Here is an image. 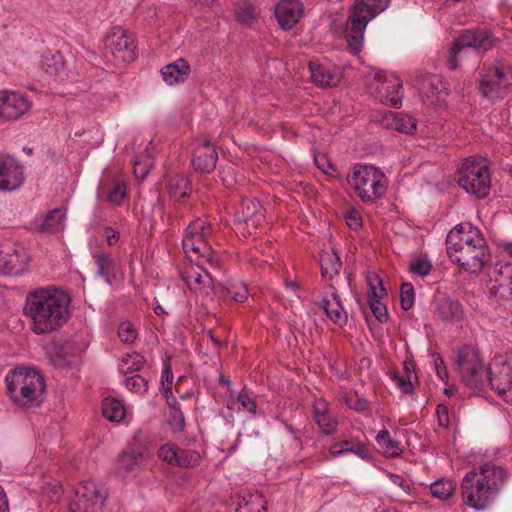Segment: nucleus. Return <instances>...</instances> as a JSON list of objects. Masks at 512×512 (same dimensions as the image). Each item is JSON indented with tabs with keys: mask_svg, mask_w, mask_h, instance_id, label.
Wrapping results in <instances>:
<instances>
[{
	"mask_svg": "<svg viewBox=\"0 0 512 512\" xmlns=\"http://www.w3.org/2000/svg\"><path fill=\"white\" fill-rule=\"evenodd\" d=\"M70 297L62 290L38 288L26 295L24 316L36 335L49 334L69 319Z\"/></svg>",
	"mask_w": 512,
	"mask_h": 512,
	"instance_id": "1",
	"label": "nucleus"
},
{
	"mask_svg": "<svg viewBox=\"0 0 512 512\" xmlns=\"http://www.w3.org/2000/svg\"><path fill=\"white\" fill-rule=\"evenodd\" d=\"M506 479L503 467L486 463L467 472L461 483L463 502L474 510H485L496 500Z\"/></svg>",
	"mask_w": 512,
	"mask_h": 512,
	"instance_id": "2",
	"label": "nucleus"
},
{
	"mask_svg": "<svg viewBox=\"0 0 512 512\" xmlns=\"http://www.w3.org/2000/svg\"><path fill=\"white\" fill-rule=\"evenodd\" d=\"M12 402L22 407H37L44 400L46 389L43 376L35 369L18 367L5 376Z\"/></svg>",
	"mask_w": 512,
	"mask_h": 512,
	"instance_id": "3",
	"label": "nucleus"
},
{
	"mask_svg": "<svg viewBox=\"0 0 512 512\" xmlns=\"http://www.w3.org/2000/svg\"><path fill=\"white\" fill-rule=\"evenodd\" d=\"M390 0H355L340 35L343 36L353 54L362 50L367 24L386 10Z\"/></svg>",
	"mask_w": 512,
	"mask_h": 512,
	"instance_id": "4",
	"label": "nucleus"
},
{
	"mask_svg": "<svg viewBox=\"0 0 512 512\" xmlns=\"http://www.w3.org/2000/svg\"><path fill=\"white\" fill-rule=\"evenodd\" d=\"M347 181L363 202H374L383 198L388 185L383 171L370 164H355L347 176Z\"/></svg>",
	"mask_w": 512,
	"mask_h": 512,
	"instance_id": "5",
	"label": "nucleus"
},
{
	"mask_svg": "<svg viewBox=\"0 0 512 512\" xmlns=\"http://www.w3.org/2000/svg\"><path fill=\"white\" fill-rule=\"evenodd\" d=\"M494 43L495 38L486 30L465 31L455 39L449 49L448 68L455 70L468 59L477 63L480 54L491 49Z\"/></svg>",
	"mask_w": 512,
	"mask_h": 512,
	"instance_id": "6",
	"label": "nucleus"
},
{
	"mask_svg": "<svg viewBox=\"0 0 512 512\" xmlns=\"http://www.w3.org/2000/svg\"><path fill=\"white\" fill-rule=\"evenodd\" d=\"M211 234L212 226L206 219L197 218L189 223L184 231L182 247L190 261L203 259L212 266H217L218 259L208 243Z\"/></svg>",
	"mask_w": 512,
	"mask_h": 512,
	"instance_id": "7",
	"label": "nucleus"
},
{
	"mask_svg": "<svg viewBox=\"0 0 512 512\" xmlns=\"http://www.w3.org/2000/svg\"><path fill=\"white\" fill-rule=\"evenodd\" d=\"M457 183L466 193L486 197L491 184L487 160L481 156L466 158L458 170Z\"/></svg>",
	"mask_w": 512,
	"mask_h": 512,
	"instance_id": "8",
	"label": "nucleus"
},
{
	"mask_svg": "<svg viewBox=\"0 0 512 512\" xmlns=\"http://www.w3.org/2000/svg\"><path fill=\"white\" fill-rule=\"evenodd\" d=\"M455 362L465 386L477 392L487 388L488 368H485L477 349L471 346L461 347L456 354Z\"/></svg>",
	"mask_w": 512,
	"mask_h": 512,
	"instance_id": "9",
	"label": "nucleus"
},
{
	"mask_svg": "<svg viewBox=\"0 0 512 512\" xmlns=\"http://www.w3.org/2000/svg\"><path fill=\"white\" fill-rule=\"evenodd\" d=\"M479 89L492 101L504 98L512 92V66L499 61L489 67L481 76Z\"/></svg>",
	"mask_w": 512,
	"mask_h": 512,
	"instance_id": "10",
	"label": "nucleus"
},
{
	"mask_svg": "<svg viewBox=\"0 0 512 512\" xmlns=\"http://www.w3.org/2000/svg\"><path fill=\"white\" fill-rule=\"evenodd\" d=\"M32 257L28 248L19 241L0 243V274L22 276L28 271Z\"/></svg>",
	"mask_w": 512,
	"mask_h": 512,
	"instance_id": "11",
	"label": "nucleus"
},
{
	"mask_svg": "<svg viewBox=\"0 0 512 512\" xmlns=\"http://www.w3.org/2000/svg\"><path fill=\"white\" fill-rule=\"evenodd\" d=\"M487 387L512 402V352L495 355L488 367Z\"/></svg>",
	"mask_w": 512,
	"mask_h": 512,
	"instance_id": "12",
	"label": "nucleus"
},
{
	"mask_svg": "<svg viewBox=\"0 0 512 512\" xmlns=\"http://www.w3.org/2000/svg\"><path fill=\"white\" fill-rule=\"evenodd\" d=\"M106 488L91 480L82 481L75 487V497L69 508L71 512H101L106 502Z\"/></svg>",
	"mask_w": 512,
	"mask_h": 512,
	"instance_id": "13",
	"label": "nucleus"
},
{
	"mask_svg": "<svg viewBox=\"0 0 512 512\" xmlns=\"http://www.w3.org/2000/svg\"><path fill=\"white\" fill-rule=\"evenodd\" d=\"M264 213L257 199L245 198L234 215V229L238 235L247 237L255 234L263 223Z\"/></svg>",
	"mask_w": 512,
	"mask_h": 512,
	"instance_id": "14",
	"label": "nucleus"
},
{
	"mask_svg": "<svg viewBox=\"0 0 512 512\" xmlns=\"http://www.w3.org/2000/svg\"><path fill=\"white\" fill-rule=\"evenodd\" d=\"M371 89L376 93L380 102L385 105L399 107L402 103V81L395 73H376Z\"/></svg>",
	"mask_w": 512,
	"mask_h": 512,
	"instance_id": "15",
	"label": "nucleus"
},
{
	"mask_svg": "<svg viewBox=\"0 0 512 512\" xmlns=\"http://www.w3.org/2000/svg\"><path fill=\"white\" fill-rule=\"evenodd\" d=\"M489 248L485 240L468 245L461 251L449 256V259L470 273L480 272L489 260Z\"/></svg>",
	"mask_w": 512,
	"mask_h": 512,
	"instance_id": "16",
	"label": "nucleus"
},
{
	"mask_svg": "<svg viewBox=\"0 0 512 512\" xmlns=\"http://www.w3.org/2000/svg\"><path fill=\"white\" fill-rule=\"evenodd\" d=\"M485 240L480 230L471 223L464 222L451 229L446 237L448 257L461 251L468 245Z\"/></svg>",
	"mask_w": 512,
	"mask_h": 512,
	"instance_id": "17",
	"label": "nucleus"
},
{
	"mask_svg": "<svg viewBox=\"0 0 512 512\" xmlns=\"http://www.w3.org/2000/svg\"><path fill=\"white\" fill-rule=\"evenodd\" d=\"M24 180L23 167L13 156L0 154V191H13Z\"/></svg>",
	"mask_w": 512,
	"mask_h": 512,
	"instance_id": "18",
	"label": "nucleus"
},
{
	"mask_svg": "<svg viewBox=\"0 0 512 512\" xmlns=\"http://www.w3.org/2000/svg\"><path fill=\"white\" fill-rule=\"evenodd\" d=\"M31 108L28 98L16 91L0 90V118L12 120L21 117Z\"/></svg>",
	"mask_w": 512,
	"mask_h": 512,
	"instance_id": "19",
	"label": "nucleus"
},
{
	"mask_svg": "<svg viewBox=\"0 0 512 512\" xmlns=\"http://www.w3.org/2000/svg\"><path fill=\"white\" fill-rule=\"evenodd\" d=\"M303 14L300 0H281L275 7V15L279 25L284 29L292 28Z\"/></svg>",
	"mask_w": 512,
	"mask_h": 512,
	"instance_id": "20",
	"label": "nucleus"
},
{
	"mask_svg": "<svg viewBox=\"0 0 512 512\" xmlns=\"http://www.w3.org/2000/svg\"><path fill=\"white\" fill-rule=\"evenodd\" d=\"M204 261L203 259L196 261V263L191 261V264L181 273L183 281L191 290H201L212 285V277L203 267Z\"/></svg>",
	"mask_w": 512,
	"mask_h": 512,
	"instance_id": "21",
	"label": "nucleus"
},
{
	"mask_svg": "<svg viewBox=\"0 0 512 512\" xmlns=\"http://www.w3.org/2000/svg\"><path fill=\"white\" fill-rule=\"evenodd\" d=\"M218 154L208 140H203L195 148L192 163L200 173H210L216 167Z\"/></svg>",
	"mask_w": 512,
	"mask_h": 512,
	"instance_id": "22",
	"label": "nucleus"
},
{
	"mask_svg": "<svg viewBox=\"0 0 512 512\" xmlns=\"http://www.w3.org/2000/svg\"><path fill=\"white\" fill-rule=\"evenodd\" d=\"M105 46L109 49L123 53V59L130 61L134 55V43L126 31L121 27H114L105 38Z\"/></svg>",
	"mask_w": 512,
	"mask_h": 512,
	"instance_id": "23",
	"label": "nucleus"
},
{
	"mask_svg": "<svg viewBox=\"0 0 512 512\" xmlns=\"http://www.w3.org/2000/svg\"><path fill=\"white\" fill-rule=\"evenodd\" d=\"M420 89L423 95L432 103L440 104L449 94L447 83L440 75H425L420 82Z\"/></svg>",
	"mask_w": 512,
	"mask_h": 512,
	"instance_id": "24",
	"label": "nucleus"
},
{
	"mask_svg": "<svg viewBox=\"0 0 512 512\" xmlns=\"http://www.w3.org/2000/svg\"><path fill=\"white\" fill-rule=\"evenodd\" d=\"M313 417L324 434L329 435L336 430L338 421L331 413L329 404L325 399H315L313 403Z\"/></svg>",
	"mask_w": 512,
	"mask_h": 512,
	"instance_id": "25",
	"label": "nucleus"
},
{
	"mask_svg": "<svg viewBox=\"0 0 512 512\" xmlns=\"http://www.w3.org/2000/svg\"><path fill=\"white\" fill-rule=\"evenodd\" d=\"M309 70L312 82L319 87H334L341 81L340 71L336 69H330L324 64L318 62H310Z\"/></svg>",
	"mask_w": 512,
	"mask_h": 512,
	"instance_id": "26",
	"label": "nucleus"
},
{
	"mask_svg": "<svg viewBox=\"0 0 512 512\" xmlns=\"http://www.w3.org/2000/svg\"><path fill=\"white\" fill-rule=\"evenodd\" d=\"M381 125L386 129L396 130L403 134H413L416 131V120L407 114L385 112L380 119Z\"/></svg>",
	"mask_w": 512,
	"mask_h": 512,
	"instance_id": "27",
	"label": "nucleus"
},
{
	"mask_svg": "<svg viewBox=\"0 0 512 512\" xmlns=\"http://www.w3.org/2000/svg\"><path fill=\"white\" fill-rule=\"evenodd\" d=\"M318 305L335 324L343 326L347 323V313L344 310L340 297L336 293L326 294L319 301Z\"/></svg>",
	"mask_w": 512,
	"mask_h": 512,
	"instance_id": "28",
	"label": "nucleus"
},
{
	"mask_svg": "<svg viewBox=\"0 0 512 512\" xmlns=\"http://www.w3.org/2000/svg\"><path fill=\"white\" fill-rule=\"evenodd\" d=\"M189 73L190 65L183 58H179L161 69L163 81L169 86L184 83Z\"/></svg>",
	"mask_w": 512,
	"mask_h": 512,
	"instance_id": "29",
	"label": "nucleus"
},
{
	"mask_svg": "<svg viewBox=\"0 0 512 512\" xmlns=\"http://www.w3.org/2000/svg\"><path fill=\"white\" fill-rule=\"evenodd\" d=\"M435 313L438 318L447 323H457L464 318V311L458 300L441 299L436 303Z\"/></svg>",
	"mask_w": 512,
	"mask_h": 512,
	"instance_id": "30",
	"label": "nucleus"
},
{
	"mask_svg": "<svg viewBox=\"0 0 512 512\" xmlns=\"http://www.w3.org/2000/svg\"><path fill=\"white\" fill-rule=\"evenodd\" d=\"M65 218V210L62 208H55L39 220L37 229L42 233L60 232L65 227Z\"/></svg>",
	"mask_w": 512,
	"mask_h": 512,
	"instance_id": "31",
	"label": "nucleus"
},
{
	"mask_svg": "<svg viewBox=\"0 0 512 512\" xmlns=\"http://www.w3.org/2000/svg\"><path fill=\"white\" fill-rule=\"evenodd\" d=\"M146 460V456L143 451L131 449L124 451L118 457L116 472L120 476H126L133 472L134 469L141 465Z\"/></svg>",
	"mask_w": 512,
	"mask_h": 512,
	"instance_id": "32",
	"label": "nucleus"
},
{
	"mask_svg": "<svg viewBox=\"0 0 512 512\" xmlns=\"http://www.w3.org/2000/svg\"><path fill=\"white\" fill-rule=\"evenodd\" d=\"M347 452L354 453L362 459H366L369 456L365 445L357 439L340 441L330 447V453L334 457H341Z\"/></svg>",
	"mask_w": 512,
	"mask_h": 512,
	"instance_id": "33",
	"label": "nucleus"
},
{
	"mask_svg": "<svg viewBox=\"0 0 512 512\" xmlns=\"http://www.w3.org/2000/svg\"><path fill=\"white\" fill-rule=\"evenodd\" d=\"M267 501L259 492L248 493L241 497L236 512H266Z\"/></svg>",
	"mask_w": 512,
	"mask_h": 512,
	"instance_id": "34",
	"label": "nucleus"
},
{
	"mask_svg": "<svg viewBox=\"0 0 512 512\" xmlns=\"http://www.w3.org/2000/svg\"><path fill=\"white\" fill-rule=\"evenodd\" d=\"M227 406L230 410L239 411V410L243 409L253 415H255L256 409H257V405H256V402H255L252 392L245 390V389L240 391L235 396L233 394H231L228 399Z\"/></svg>",
	"mask_w": 512,
	"mask_h": 512,
	"instance_id": "35",
	"label": "nucleus"
},
{
	"mask_svg": "<svg viewBox=\"0 0 512 512\" xmlns=\"http://www.w3.org/2000/svg\"><path fill=\"white\" fill-rule=\"evenodd\" d=\"M102 414L110 422H120L126 416V408L119 399L106 397L102 402Z\"/></svg>",
	"mask_w": 512,
	"mask_h": 512,
	"instance_id": "36",
	"label": "nucleus"
},
{
	"mask_svg": "<svg viewBox=\"0 0 512 512\" xmlns=\"http://www.w3.org/2000/svg\"><path fill=\"white\" fill-rule=\"evenodd\" d=\"M93 258L97 266V274L105 279L111 285L115 277V262L111 255L106 253H94Z\"/></svg>",
	"mask_w": 512,
	"mask_h": 512,
	"instance_id": "37",
	"label": "nucleus"
},
{
	"mask_svg": "<svg viewBox=\"0 0 512 512\" xmlns=\"http://www.w3.org/2000/svg\"><path fill=\"white\" fill-rule=\"evenodd\" d=\"M383 453L389 457H398L402 454L400 442L390 436L388 430H380L375 438Z\"/></svg>",
	"mask_w": 512,
	"mask_h": 512,
	"instance_id": "38",
	"label": "nucleus"
},
{
	"mask_svg": "<svg viewBox=\"0 0 512 512\" xmlns=\"http://www.w3.org/2000/svg\"><path fill=\"white\" fill-rule=\"evenodd\" d=\"M320 265L322 275L328 278H332L338 274L342 263L337 253L331 250L325 251L320 255Z\"/></svg>",
	"mask_w": 512,
	"mask_h": 512,
	"instance_id": "39",
	"label": "nucleus"
},
{
	"mask_svg": "<svg viewBox=\"0 0 512 512\" xmlns=\"http://www.w3.org/2000/svg\"><path fill=\"white\" fill-rule=\"evenodd\" d=\"M167 188L171 197L184 198L190 190L189 181L184 175H173L167 180Z\"/></svg>",
	"mask_w": 512,
	"mask_h": 512,
	"instance_id": "40",
	"label": "nucleus"
},
{
	"mask_svg": "<svg viewBox=\"0 0 512 512\" xmlns=\"http://www.w3.org/2000/svg\"><path fill=\"white\" fill-rule=\"evenodd\" d=\"M456 488L455 482L450 478H440L430 484V491L435 498L446 500L450 498Z\"/></svg>",
	"mask_w": 512,
	"mask_h": 512,
	"instance_id": "41",
	"label": "nucleus"
},
{
	"mask_svg": "<svg viewBox=\"0 0 512 512\" xmlns=\"http://www.w3.org/2000/svg\"><path fill=\"white\" fill-rule=\"evenodd\" d=\"M144 364L145 358L141 354L133 352L127 354L120 360L118 368L122 374H127L139 371Z\"/></svg>",
	"mask_w": 512,
	"mask_h": 512,
	"instance_id": "42",
	"label": "nucleus"
},
{
	"mask_svg": "<svg viewBox=\"0 0 512 512\" xmlns=\"http://www.w3.org/2000/svg\"><path fill=\"white\" fill-rule=\"evenodd\" d=\"M62 495V486L56 480L43 481L41 501L45 504L57 502Z\"/></svg>",
	"mask_w": 512,
	"mask_h": 512,
	"instance_id": "43",
	"label": "nucleus"
},
{
	"mask_svg": "<svg viewBox=\"0 0 512 512\" xmlns=\"http://www.w3.org/2000/svg\"><path fill=\"white\" fill-rule=\"evenodd\" d=\"M127 195V185L122 178H115L107 191L106 200L112 205H120Z\"/></svg>",
	"mask_w": 512,
	"mask_h": 512,
	"instance_id": "44",
	"label": "nucleus"
},
{
	"mask_svg": "<svg viewBox=\"0 0 512 512\" xmlns=\"http://www.w3.org/2000/svg\"><path fill=\"white\" fill-rule=\"evenodd\" d=\"M507 253L512 257V243H509L506 246ZM499 273V278L496 279L497 282L500 283L501 286H505L509 289L510 294L512 295V264L505 263L500 265L497 269Z\"/></svg>",
	"mask_w": 512,
	"mask_h": 512,
	"instance_id": "45",
	"label": "nucleus"
},
{
	"mask_svg": "<svg viewBox=\"0 0 512 512\" xmlns=\"http://www.w3.org/2000/svg\"><path fill=\"white\" fill-rule=\"evenodd\" d=\"M390 378L402 393L407 395H412L414 393V383L417 382V375L408 373V377H404L397 373H392Z\"/></svg>",
	"mask_w": 512,
	"mask_h": 512,
	"instance_id": "46",
	"label": "nucleus"
},
{
	"mask_svg": "<svg viewBox=\"0 0 512 512\" xmlns=\"http://www.w3.org/2000/svg\"><path fill=\"white\" fill-rule=\"evenodd\" d=\"M201 455L199 452L190 449L179 450L176 465L183 468L195 467L200 463Z\"/></svg>",
	"mask_w": 512,
	"mask_h": 512,
	"instance_id": "47",
	"label": "nucleus"
},
{
	"mask_svg": "<svg viewBox=\"0 0 512 512\" xmlns=\"http://www.w3.org/2000/svg\"><path fill=\"white\" fill-rule=\"evenodd\" d=\"M119 339L126 344H133L138 337V330L130 321H123L118 326Z\"/></svg>",
	"mask_w": 512,
	"mask_h": 512,
	"instance_id": "48",
	"label": "nucleus"
},
{
	"mask_svg": "<svg viewBox=\"0 0 512 512\" xmlns=\"http://www.w3.org/2000/svg\"><path fill=\"white\" fill-rule=\"evenodd\" d=\"M169 403V425L174 432L181 431L185 426L184 414L178 406H176L175 400L173 403Z\"/></svg>",
	"mask_w": 512,
	"mask_h": 512,
	"instance_id": "49",
	"label": "nucleus"
},
{
	"mask_svg": "<svg viewBox=\"0 0 512 512\" xmlns=\"http://www.w3.org/2000/svg\"><path fill=\"white\" fill-rule=\"evenodd\" d=\"M124 385L133 393H144L148 388V381L141 375L135 374L124 379Z\"/></svg>",
	"mask_w": 512,
	"mask_h": 512,
	"instance_id": "50",
	"label": "nucleus"
},
{
	"mask_svg": "<svg viewBox=\"0 0 512 512\" xmlns=\"http://www.w3.org/2000/svg\"><path fill=\"white\" fill-rule=\"evenodd\" d=\"M179 448L174 443H166L162 445L158 450V456L163 461L176 465V460L178 458Z\"/></svg>",
	"mask_w": 512,
	"mask_h": 512,
	"instance_id": "51",
	"label": "nucleus"
},
{
	"mask_svg": "<svg viewBox=\"0 0 512 512\" xmlns=\"http://www.w3.org/2000/svg\"><path fill=\"white\" fill-rule=\"evenodd\" d=\"M381 300L382 298H368V304L375 318L384 323L388 319V312Z\"/></svg>",
	"mask_w": 512,
	"mask_h": 512,
	"instance_id": "52",
	"label": "nucleus"
},
{
	"mask_svg": "<svg viewBox=\"0 0 512 512\" xmlns=\"http://www.w3.org/2000/svg\"><path fill=\"white\" fill-rule=\"evenodd\" d=\"M227 291L231 298L239 303H242L245 300H247L249 296L247 286L242 282L231 283L227 288Z\"/></svg>",
	"mask_w": 512,
	"mask_h": 512,
	"instance_id": "53",
	"label": "nucleus"
},
{
	"mask_svg": "<svg viewBox=\"0 0 512 512\" xmlns=\"http://www.w3.org/2000/svg\"><path fill=\"white\" fill-rule=\"evenodd\" d=\"M415 300L414 288L410 283H403L400 290L401 306L404 310L412 308Z\"/></svg>",
	"mask_w": 512,
	"mask_h": 512,
	"instance_id": "54",
	"label": "nucleus"
},
{
	"mask_svg": "<svg viewBox=\"0 0 512 512\" xmlns=\"http://www.w3.org/2000/svg\"><path fill=\"white\" fill-rule=\"evenodd\" d=\"M368 284V298H383L386 295V290L383 287L382 280L377 275L369 276Z\"/></svg>",
	"mask_w": 512,
	"mask_h": 512,
	"instance_id": "55",
	"label": "nucleus"
},
{
	"mask_svg": "<svg viewBox=\"0 0 512 512\" xmlns=\"http://www.w3.org/2000/svg\"><path fill=\"white\" fill-rule=\"evenodd\" d=\"M432 269V264L429 260L418 258L411 262L410 272L419 277L427 276Z\"/></svg>",
	"mask_w": 512,
	"mask_h": 512,
	"instance_id": "56",
	"label": "nucleus"
},
{
	"mask_svg": "<svg viewBox=\"0 0 512 512\" xmlns=\"http://www.w3.org/2000/svg\"><path fill=\"white\" fill-rule=\"evenodd\" d=\"M430 356L432 359L434 370H435L438 378L440 380H442L443 382L447 383L448 371H447V368L445 366L442 356L437 352H431Z\"/></svg>",
	"mask_w": 512,
	"mask_h": 512,
	"instance_id": "57",
	"label": "nucleus"
},
{
	"mask_svg": "<svg viewBox=\"0 0 512 512\" xmlns=\"http://www.w3.org/2000/svg\"><path fill=\"white\" fill-rule=\"evenodd\" d=\"M315 165L327 175H334L336 169L325 153L314 154Z\"/></svg>",
	"mask_w": 512,
	"mask_h": 512,
	"instance_id": "58",
	"label": "nucleus"
},
{
	"mask_svg": "<svg viewBox=\"0 0 512 512\" xmlns=\"http://www.w3.org/2000/svg\"><path fill=\"white\" fill-rule=\"evenodd\" d=\"M256 17L255 9L251 5H243L236 11V18L239 22L248 24Z\"/></svg>",
	"mask_w": 512,
	"mask_h": 512,
	"instance_id": "59",
	"label": "nucleus"
},
{
	"mask_svg": "<svg viewBox=\"0 0 512 512\" xmlns=\"http://www.w3.org/2000/svg\"><path fill=\"white\" fill-rule=\"evenodd\" d=\"M43 65L47 73L58 74L63 68L62 57L59 53H55L51 56L50 61L47 59Z\"/></svg>",
	"mask_w": 512,
	"mask_h": 512,
	"instance_id": "60",
	"label": "nucleus"
},
{
	"mask_svg": "<svg viewBox=\"0 0 512 512\" xmlns=\"http://www.w3.org/2000/svg\"><path fill=\"white\" fill-rule=\"evenodd\" d=\"M436 416L438 423L441 427L447 428L450 424L448 407L444 404H439L436 409Z\"/></svg>",
	"mask_w": 512,
	"mask_h": 512,
	"instance_id": "61",
	"label": "nucleus"
},
{
	"mask_svg": "<svg viewBox=\"0 0 512 512\" xmlns=\"http://www.w3.org/2000/svg\"><path fill=\"white\" fill-rule=\"evenodd\" d=\"M161 381H162V386H163L165 392L171 393L173 374H172L171 367L168 363H165V365L163 367Z\"/></svg>",
	"mask_w": 512,
	"mask_h": 512,
	"instance_id": "62",
	"label": "nucleus"
},
{
	"mask_svg": "<svg viewBox=\"0 0 512 512\" xmlns=\"http://www.w3.org/2000/svg\"><path fill=\"white\" fill-rule=\"evenodd\" d=\"M345 219H346L347 225L351 229L357 230L358 228L361 227V217L357 211L353 210V211L346 213Z\"/></svg>",
	"mask_w": 512,
	"mask_h": 512,
	"instance_id": "63",
	"label": "nucleus"
},
{
	"mask_svg": "<svg viewBox=\"0 0 512 512\" xmlns=\"http://www.w3.org/2000/svg\"><path fill=\"white\" fill-rule=\"evenodd\" d=\"M134 174L139 179H144L149 173V166L140 161H135L133 165Z\"/></svg>",
	"mask_w": 512,
	"mask_h": 512,
	"instance_id": "64",
	"label": "nucleus"
}]
</instances>
